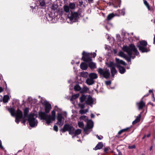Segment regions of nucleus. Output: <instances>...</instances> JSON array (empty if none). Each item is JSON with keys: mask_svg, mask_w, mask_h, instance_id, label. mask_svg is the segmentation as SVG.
Segmentation results:
<instances>
[{"mask_svg": "<svg viewBox=\"0 0 155 155\" xmlns=\"http://www.w3.org/2000/svg\"><path fill=\"white\" fill-rule=\"evenodd\" d=\"M130 128V127H128L126 128L123 129L122 130L123 131V132H124L127 131V130Z\"/></svg>", "mask_w": 155, "mask_h": 155, "instance_id": "nucleus-50", "label": "nucleus"}, {"mask_svg": "<svg viewBox=\"0 0 155 155\" xmlns=\"http://www.w3.org/2000/svg\"><path fill=\"white\" fill-rule=\"evenodd\" d=\"M136 148V147L135 145H134L131 146H128V148L129 149H135Z\"/></svg>", "mask_w": 155, "mask_h": 155, "instance_id": "nucleus-46", "label": "nucleus"}, {"mask_svg": "<svg viewBox=\"0 0 155 155\" xmlns=\"http://www.w3.org/2000/svg\"><path fill=\"white\" fill-rule=\"evenodd\" d=\"M87 126L89 129L93 128V122L91 120H88L87 122Z\"/></svg>", "mask_w": 155, "mask_h": 155, "instance_id": "nucleus-20", "label": "nucleus"}, {"mask_svg": "<svg viewBox=\"0 0 155 155\" xmlns=\"http://www.w3.org/2000/svg\"><path fill=\"white\" fill-rule=\"evenodd\" d=\"M86 83L88 85H90L94 84V81L92 78H88L86 80Z\"/></svg>", "mask_w": 155, "mask_h": 155, "instance_id": "nucleus-21", "label": "nucleus"}, {"mask_svg": "<svg viewBox=\"0 0 155 155\" xmlns=\"http://www.w3.org/2000/svg\"><path fill=\"white\" fill-rule=\"evenodd\" d=\"M85 103L86 104L88 105H90L92 104L93 103V101L92 97L89 95L87 100L85 101Z\"/></svg>", "mask_w": 155, "mask_h": 155, "instance_id": "nucleus-17", "label": "nucleus"}, {"mask_svg": "<svg viewBox=\"0 0 155 155\" xmlns=\"http://www.w3.org/2000/svg\"><path fill=\"white\" fill-rule=\"evenodd\" d=\"M45 113H49L51 108V104L48 101H46L45 104Z\"/></svg>", "mask_w": 155, "mask_h": 155, "instance_id": "nucleus-14", "label": "nucleus"}, {"mask_svg": "<svg viewBox=\"0 0 155 155\" xmlns=\"http://www.w3.org/2000/svg\"><path fill=\"white\" fill-rule=\"evenodd\" d=\"M82 55L83 56L82 58V60L84 61L87 63L92 61V59L90 53H86L84 51H83Z\"/></svg>", "mask_w": 155, "mask_h": 155, "instance_id": "nucleus-7", "label": "nucleus"}, {"mask_svg": "<svg viewBox=\"0 0 155 155\" xmlns=\"http://www.w3.org/2000/svg\"><path fill=\"white\" fill-rule=\"evenodd\" d=\"M0 148L4 150V147L2 145V142L1 140H0Z\"/></svg>", "mask_w": 155, "mask_h": 155, "instance_id": "nucleus-55", "label": "nucleus"}, {"mask_svg": "<svg viewBox=\"0 0 155 155\" xmlns=\"http://www.w3.org/2000/svg\"><path fill=\"white\" fill-rule=\"evenodd\" d=\"M109 25H107L105 26V28L108 31H109L110 29V28L109 26Z\"/></svg>", "mask_w": 155, "mask_h": 155, "instance_id": "nucleus-56", "label": "nucleus"}, {"mask_svg": "<svg viewBox=\"0 0 155 155\" xmlns=\"http://www.w3.org/2000/svg\"><path fill=\"white\" fill-rule=\"evenodd\" d=\"M103 146L102 142H99L96 146L93 149L95 150H97L101 149Z\"/></svg>", "mask_w": 155, "mask_h": 155, "instance_id": "nucleus-18", "label": "nucleus"}, {"mask_svg": "<svg viewBox=\"0 0 155 155\" xmlns=\"http://www.w3.org/2000/svg\"><path fill=\"white\" fill-rule=\"evenodd\" d=\"M25 117H24L22 120L21 121V123H22L25 124L26 122V120L25 119Z\"/></svg>", "mask_w": 155, "mask_h": 155, "instance_id": "nucleus-59", "label": "nucleus"}, {"mask_svg": "<svg viewBox=\"0 0 155 155\" xmlns=\"http://www.w3.org/2000/svg\"><path fill=\"white\" fill-rule=\"evenodd\" d=\"M80 68L83 70H86L88 68V65L84 62L81 63L80 65Z\"/></svg>", "mask_w": 155, "mask_h": 155, "instance_id": "nucleus-22", "label": "nucleus"}, {"mask_svg": "<svg viewBox=\"0 0 155 155\" xmlns=\"http://www.w3.org/2000/svg\"><path fill=\"white\" fill-rule=\"evenodd\" d=\"M9 99V96L8 95H4L3 98V101L5 103H7L8 102Z\"/></svg>", "mask_w": 155, "mask_h": 155, "instance_id": "nucleus-30", "label": "nucleus"}, {"mask_svg": "<svg viewBox=\"0 0 155 155\" xmlns=\"http://www.w3.org/2000/svg\"><path fill=\"white\" fill-rule=\"evenodd\" d=\"M74 128L70 125L68 124H65L63 126L62 129H61L63 133H64L68 131L69 134L72 135L74 134Z\"/></svg>", "mask_w": 155, "mask_h": 155, "instance_id": "nucleus-4", "label": "nucleus"}, {"mask_svg": "<svg viewBox=\"0 0 155 155\" xmlns=\"http://www.w3.org/2000/svg\"><path fill=\"white\" fill-rule=\"evenodd\" d=\"M117 12L119 13V14L117 15L118 16L120 15H124L125 14L124 10H118L117 11Z\"/></svg>", "mask_w": 155, "mask_h": 155, "instance_id": "nucleus-32", "label": "nucleus"}, {"mask_svg": "<svg viewBox=\"0 0 155 155\" xmlns=\"http://www.w3.org/2000/svg\"><path fill=\"white\" fill-rule=\"evenodd\" d=\"M109 148L108 147H105L104 148V151L105 153L107 152L109 150Z\"/></svg>", "mask_w": 155, "mask_h": 155, "instance_id": "nucleus-57", "label": "nucleus"}, {"mask_svg": "<svg viewBox=\"0 0 155 155\" xmlns=\"http://www.w3.org/2000/svg\"><path fill=\"white\" fill-rule=\"evenodd\" d=\"M144 4L147 7L148 10H150V6L149 4V3L147 2V1L146 0H144Z\"/></svg>", "mask_w": 155, "mask_h": 155, "instance_id": "nucleus-38", "label": "nucleus"}, {"mask_svg": "<svg viewBox=\"0 0 155 155\" xmlns=\"http://www.w3.org/2000/svg\"><path fill=\"white\" fill-rule=\"evenodd\" d=\"M116 63L114 64V65L116 67L118 66H121L120 65L122 64L124 65H126L127 64L124 61L120 60L119 58H115Z\"/></svg>", "mask_w": 155, "mask_h": 155, "instance_id": "nucleus-11", "label": "nucleus"}, {"mask_svg": "<svg viewBox=\"0 0 155 155\" xmlns=\"http://www.w3.org/2000/svg\"><path fill=\"white\" fill-rule=\"evenodd\" d=\"M78 125L79 127L83 128L84 127V124L82 122H78Z\"/></svg>", "mask_w": 155, "mask_h": 155, "instance_id": "nucleus-42", "label": "nucleus"}, {"mask_svg": "<svg viewBox=\"0 0 155 155\" xmlns=\"http://www.w3.org/2000/svg\"><path fill=\"white\" fill-rule=\"evenodd\" d=\"M78 3H79L78 5L79 6H80V7H81L83 5V2L82 0H81L79 1Z\"/></svg>", "mask_w": 155, "mask_h": 155, "instance_id": "nucleus-51", "label": "nucleus"}, {"mask_svg": "<svg viewBox=\"0 0 155 155\" xmlns=\"http://www.w3.org/2000/svg\"><path fill=\"white\" fill-rule=\"evenodd\" d=\"M80 118L81 119L85 120V119H86V117L85 116H82Z\"/></svg>", "mask_w": 155, "mask_h": 155, "instance_id": "nucleus-58", "label": "nucleus"}, {"mask_svg": "<svg viewBox=\"0 0 155 155\" xmlns=\"http://www.w3.org/2000/svg\"><path fill=\"white\" fill-rule=\"evenodd\" d=\"M121 3V0H114L113 1V5L114 7H120Z\"/></svg>", "mask_w": 155, "mask_h": 155, "instance_id": "nucleus-16", "label": "nucleus"}, {"mask_svg": "<svg viewBox=\"0 0 155 155\" xmlns=\"http://www.w3.org/2000/svg\"><path fill=\"white\" fill-rule=\"evenodd\" d=\"M137 123H138V121H137L135 120L133 122L132 124H134Z\"/></svg>", "mask_w": 155, "mask_h": 155, "instance_id": "nucleus-61", "label": "nucleus"}, {"mask_svg": "<svg viewBox=\"0 0 155 155\" xmlns=\"http://www.w3.org/2000/svg\"><path fill=\"white\" fill-rule=\"evenodd\" d=\"M117 67L118 69L119 72L121 74H124L126 71L125 68L123 66H118V67Z\"/></svg>", "mask_w": 155, "mask_h": 155, "instance_id": "nucleus-19", "label": "nucleus"}, {"mask_svg": "<svg viewBox=\"0 0 155 155\" xmlns=\"http://www.w3.org/2000/svg\"><path fill=\"white\" fill-rule=\"evenodd\" d=\"M123 133V131L122 130H121L118 132V134L119 135H120Z\"/></svg>", "mask_w": 155, "mask_h": 155, "instance_id": "nucleus-60", "label": "nucleus"}, {"mask_svg": "<svg viewBox=\"0 0 155 155\" xmlns=\"http://www.w3.org/2000/svg\"><path fill=\"white\" fill-rule=\"evenodd\" d=\"M58 8V6L57 5L53 4L52 6L51 9L52 10L55 11L57 10Z\"/></svg>", "mask_w": 155, "mask_h": 155, "instance_id": "nucleus-41", "label": "nucleus"}, {"mask_svg": "<svg viewBox=\"0 0 155 155\" xmlns=\"http://www.w3.org/2000/svg\"><path fill=\"white\" fill-rule=\"evenodd\" d=\"M148 104H150L152 106H155V105L153 103L150 102L148 103Z\"/></svg>", "mask_w": 155, "mask_h": 155, "instance_id": "nucleus-64", "label": "nucleus"}, {"mask_svg": "<svg viewBox=\"0 0 155 155\" xmlns=\"http://www.w3.org/2000/svg\"><path fill=\"white\" fill-rule=\"evenodd\" d=\"M39 5L41 8H44L45 7L46 5L45 1L44 0H41L40 2Z\"/></svg>", "mask_w": 155, "mask_h": 155, "instance_id": "nucleus-34", "label": "nucleus"}, {"mask_svg": "<svg viewBox=\"0 0 155 155\" xmlns=\"http://www.w3.org/2000/svg\"><path fill=\"white\" fill-rule=\"evenodd\" d=\"M91 54V56H92L93 58H95L96 55V54L95 53H90Z\"/></svg>", "mask_w": 155, "mask_h": 155, "instance_id": "nucleus-54", "label": "nucleus"}, {"mask_svg": "<svg viewBox=\"0 0 155 155\" xmlns=\"http://www.w3.org/2000/svg\"><path fill=\"white\" fill-rule=\"evenodd\" d=\"M79 96V94H77L72 95L71 97V100H74L77 98Z\"/></svg>", "mask_w": 155, "mask_h": 155, "instance_id": "nucleus-37", "label": "nucleus"}, {"mask_svg": "<svg viewBox=\"0 0 155 155\" xmlns=\"http://www.w3.org/2000/svg\"><path fill=\"white\" fill-rule=\"evenodd\" d=\"M88 63V66L91 69H94L96 68V64L92 61L91 62H89Z\"/></svg>", "mask_w": 155, "mask_h": 155, "instance_id": "nucleus-24", "label": "nucleus"}, {"mask_svg": "<svg viewBox=\"0 0 155 155\" xmlns=\"http://www.w3.org/2000/svg\"><path fill=\"white\" fill-rule=\"evenodd\" d=\"M114 64L112 62H110L108 65V67L110 68L111 73L113 77H114L115 74L117 73L115 68L114 66Z\"/></svg>", "mask_w": 155, "mask_h": 155, "instance_id": "nucleus-10", "label": "nucleus"}, {"mask_svg": "<svg viewBox=\"0 0 155 155\" xmlns=\"http://www.w3.org/2000/svg\"><path fill=\"white\" fill-rule=\"evenodd\" d=\"M88 89L89 88L86 86H84L82 89L81 88V92L82 93L86 92Z\"/></svg>", "mask_w": 155, "mask_h": 155, "instance_id": "nucleus-33", "label": "nucleus"}, {"mask_svg": "<svg viewBox=\"0 0 155 155\" xmlns=\"http://www.w3.org/2000/svg\"><path fill=\"white\" fill-rule=\"evenodd\" d=\"M15 116L19 118H22L23 117V113L22 111L18 108L15 113Z\"/></svg>", "mask_w": 155, "mask_h": 155, "instance_id": "nucleus-15", "label": "nucleus"}, {"mask_svg": "<svg viewBox=\"0 0 155 155\" xmlns=\"http://www.w3.org/2000/svg\"><path fill=\"white\" fill-rule=\"evenodd\" d=\"M140 45H137L139 51L142 53L147 52L150 51L149 48H146V46H142Z\"/></svg>", "mask_w": 155, "mask_h": 155, "instance_id": "nucleus-12", "label": "nucleus"}, {"mask_svg": "<svg viewBox=\"0 0 155 155\" xmlns=\"http://www.w3.org/2000/svg\"><path fill=\"white\" fill-rule=\"evenodd\" d=\"M35 116L34 114H31L28 115V120L29 125L31 127H35L37 123V121L35 119Z\"/></svg>", "mask_w": 155, "mask_h": 155, "instance_id": "nucleus-5", "label": "nucleus"}, {"mask_svg": "<svg viewBox=\"0 0 155 155\" xmlns=\"http://www.w3.org/2000/svg\"><path fill=\"white\" fill-rule=\"evenodd\" d=\"M88 74L87 72H84L82 73L81 74V76L82 77H85L87 76V75H88Z\"/></svg>", "mask_w": 155, "mask_h": 155, "instance_id": "nucleus-45", "label": "nucleus"}, {"mask_svg": "<svg viewBox=\"0 0 155 155\" xmlns=\"http://www.w3.org/2000/svg\"><path fill=\"white\" fill-rule=\"evenodd\" d=\"M63 11L62 9H61V11H60V13L61 15H65V12L66 13H70V8L69 6L67 5H64L63 7Z\"/></svg>", "mask_w": 155, "mask_h": 155, "instance_id": "nucleus-9", "label": "nucleus"}, {"mask_svg": "<svg viewBox=\"0 0 155 155\" xmlns=\"http://www.w3.org/2000/svg\"><path fill=\"white\" fill-rule=\"evenodd\" d=\"M74 89L75 91H81V88L79 85H77L74 86Z\"/></svg>", "mask_w": 155, "mask_h": 155, "instance_id": "nucleus-40", "label": "nucleus"}, {"mask_svg": "<svg viewBox=\"0 0 155 155\" xmlns=\"http://www.w3.org/2000/svg\"><path fill=\"white\" fill-rule=\"evenodd\" d=\"M89 78L94 80L97 78V75L94 73H91L89 74Z\"/></svg>", "mask_w": 155, "mask_h": 155, "instance_id": "nucleus-27", "label": "nucleus"}, {"mask_svg": "<svg viewBox=\"0 0 155 155\" xmlns=\"http://www.w3.org/2000/svg\"><path fill=\"white\" fill-rule=\"evenodd\" d=\"M55 112L54 110L51 112V115L47 114L45 112H39L38 115L41 119L45 121V122L48 125H49L50 124L55 120Z\"/></svg>", "mask_w": 155, "mask_h": 155, "instance_id": "nucleus-2", "label": "nucleus"}, {"mask_svg": "<svg viewBox=\"0 0 155 155\" xmlns=\"http://www.w3.org/2000/svg\"><path fill=\"white\" fill-rule=\"evenodd\" d=\"M84 131L85 132V133L87 134H88L89 130H88L87 129H84Z\"/></svg>", "mask_w": 155, "mask_h": 155, "instance_id": "nucleus-62", "label": "nucleus"}, {"mask_svg": "<svg viewBox=\"0 0 155 155\" xmlns=\"http://www.w3.org/2000/svg\"><path fill=\"white\" fill-rule=\"evenodd\" d=\"M21 118H19L18 117H15V121L17 124H18L20 122V119H21Z\"/></svg>", "mask_w": 155, "mask_h": 155, "instance_id": "nucleus-48", "label": "nucleus"}, {"mask_svg": "<svg viewBox=\"0 0 155 155\" xmlns=\"http://www.w3.org/2000/svg\"><path fill=\"white\" fill-rule=\"evenodd\" d=\"M8 111L10 112L12 116H15V110L13 108H10L8 109Z\"/></svg>", "mask_w": 155, "mask_h": 155, "instance_id": "nucleus-25", "label": "nucleus"}, {"mask_svg": "<svg viewBox=\"0 0 155 155\" xmlns=\"http://www.w3.org/2000/svg\"><path fill=\"white\" fill-rule=\"evenodd\" d=\"M145 103L143 101V97H142L140 102H137L136 104L139 110L142 109L145 106Z\"/></svg>", "mask_w": 155, "mask_h": 155, "instance_id": "nucleus-13", "label": "nucleus"}, {"mask_svg": "<svg viewBox=\"0 0 155 155\" xmlns=\"http://www.w3.org/2000/svg\"><path fill=\"white\" fill-rule=\"evenodd\" d=\"M78 106L81 109H83L85 107V104L81 103L78 104Z\"/></svg>", "mask_w": 155, "mask_h": 155, "instance_id": "nucleus-43", "label": "nucleus"}, {"mask_svg": "<svg viewBox=\"0 0 155 155\" xmlns=\"http://www.w3.org/2000/svg\"><path fill=\"white\" fill-rule=\"evenodd\" d=\"M70 9H74L75 8V4L74 2H71L68 5Z\"/></svg>", "mask_w": 155, "mask_h": 155, "instance_id": "nucleus-29", "label": "nucleus"}, {"mask_svg": "<svg viewBox=\"0 0 155 155\" xmlns=\"http://www.w3.org/2000/svg\"><path fill=\"white\" fill-rule=\"evenodd\" d=\"M46 18L49 21H51L53 19V14L52 13L48 14L47 15Z\"/></svg>", "mask_w": 155, "mask_h": 155, "instance_id": "nucleus-31", "label": "nucleus"}, {"mask_svg": "<svg viewBox=\"0 0 155 155\" xmlns=\"http://www.w3.org/2000/svg\"><path fill=\"white\" fill-rule=\"evenodd\" d=\"M105 84L107 85H109L111 84V81H105Z\"/></svg>", "mask_w": 155, "mask_h": 155, "instance_id": "nucleus-53", "label": "nucleus"}, {"mask_svg": "<svg viewBox=\"0 0 155 155\" xmlns=\"http://www.w3.org/2000/svg\"><path fill=\"white\" fill-rule=\"evenodd\" d=\"M68 18L71 21V22L73 23L78 21L79 18L78 13L77 12H71L67 15Z\"/></svg>", "mask_w": 155, "mask_h": 155, "instance_id": "nucleus-3", "label": "nucleus"}, {"mask_svg": "<svg viewBox=\"0 0 155 155\" xmlns=\"http://www.w3.org/2000/svg\"><path fill=\"white\" fill-rule=\"evenodd\" d=\"M96 137L99 140H100L102 139L103 138L102 136H99L98 135H96Z\"/></svg>", "mask_w": 155, "mask_h": 155, "instance_id": "nucleus-52", "label": "nucleus"}, {"mask_svg": "<svg viewBox=\"0 0 155 155\" xmlns=\"http://www.w3.org/2000/svg\"><path fill=\"white\" fill-rule=\"evenodd\" d=\"M118 55L120 57L124 58L126 60L127 58L128 55L125 54L124 52L122 51H120L118 53Z\"/></svg>", "mask_w": 155, "mask_h": 155, "instance_id": "nucleus-23", "label": "nucleus"}, {"mask_svg": "<svg viewBox=\"0 0 155 155\" xmlns=\"http://www.w3.org/2000/svg\"><path fill=\"white\" fill-rule=\"evenodd\" d=\"M87 112V110L85 111L83 109H81L79 111L80 113L82 114H84Z\"/></svg>", "mask_w": 155, "mask_h": 155, "instance_id": "nucleus-47", "label": "nucleus"}, {"mask_svg": "<svg viewBox=\"0 0 155 155\" xmlns=\"http://www.w3.org/2000/svg\"><path fill=\"white\" fill-rule=\"evenodd\" d=\"M29 112V109L28 108H25L24 110V117L28 118V113Z\"/></svg>", "mask_w": 155, "mask_h": 155, "instance_id": "nucleus-26", "label": "nucleus"}, {"mask_svg": "<svg viewBox=\"0 0 155 155\" xmlns=\"http://www.w3.org/2000/svg\"><path fill=\"white\" fill-rule=\"evenodd\" d=\"M53 129L56 132H57L58 130V128L57 126L56 125H54L53 127Z\"/></svg>", "mask_w": 155, "mask_h": 155, "instance_id": "nucleus-49", "label": "nucleus"}, {"mask_svg": "<svg viewBox=\"0 0 155 155\" xmlns=\"http://www.w3.org/2000/svg\"><path fill=\"white\" fill-rule=\"evenodd\" d=\"M115 15L113 13L110 14L108 15L107 17V19L108 20H110L113 18L114 16Z\"/></svg>", "mask_w": 155, "mask_h": 155, "instance_id": "nucleus-36", "label": "nucleus"}, {"mask_svg": "<svg viewBox=\"0 0 155 155\" xmlns=\"http://www.w3.org/2000/svg\"><path fill=\"white\" fill-rule=\"evenodd\" d=\"M98 72L100 75L103 76L106 79H108L110 76V73L108 69L104 70L101 68H99L98 69Z\"/></svg>", "mask_w": 155, "mask_h": 155, "instance_id": "nucleus-6", "label": "nucleus"}, {"mask_svg": "<svg viewBox=\"0 0 155 155\" xmlns=\"http://www.w3.org/2000/svg\"><path fill=\"white\" fill-rule=\"evenodd\" d=\"M57 122L56 124H58L59 127H61L64 124V117L61 114L58 113L57 115Z\"/></svg>", "mask_w": 155, "mask_h": 155, "instance_id": "nucleus-8", "label": "nucleus"}, {"mask_svg": "<svg viewBox=\"0 0 155 155\" xmlns=\"http://www.w3.org/2000/svg\"><path fill=\"white\" fill-rule=\"evenodd\" d=\"M141 117V114H139L138 116H137L135 119V120L138 121V122H139L140 120V119Z\"/></svg>", "mask_w": 155, "mask_h": 155, "instance_id": "nucleus-44", "label": "nucleus"}, {"mask_svg": "<svg viewBox=\"0 0 155 155\" xmlns=\"http://www.w3.org/2000/svg\"><path fill=\"white\" fill-rule=\"evenodd\" d=\"M81 130L80 129H78L75 131L74 130V132L73 134H75V135H79L81 133Z\"/></svg>", "mask_w": 155, "mask_h": 155, "instance_id": "nucleus-39", "label": "nucleus"}, {"mask_svg": "<svg viewBox=\"0 0 155 155\" xmlns=\"http://www.w3.org/2000/svg\"><path fill=\"white\" fill-rule=\"evenodd\" d=\"M140 45H137L142 46H146L147 45V41L145 40H142L139 41Z\"/></svg>", "mask_w": 155, "mask_h": 155, "instance_id": "nucleus-28", "label": "nucleus"}, {"mask_svg": "<svg viewBox=\"0 0 155 155\" xmlns=\"http://www.w3.org/2000/svg\"><path fill=\"white\" fill-rule=\"evenodd\" d=\"M122 49L123 51L127 53L128 54L126 61L129 62V64H131V58L134 59L135 57V56L132 55V53L134 52V54L136 55H138L139 54V52L134 44H129L128 46H124Z\"/></svg>", "mask_w": 155, "mask_h": 155, "instance_id": "nucleus-1", "label": "nucleus"}, {"mask_svg": "<svg viewBox=\"0 0 155 155\" xmlns=\"http://www.w3.org/2000/svg\"><path fill=\"white\" fill-rule=\"evenodd\" d=\"M86 96L85 95H82L79 98L80 102L81 103H82L86 99Z\"/></svg>", "mask_w": 155, "mask_h": 155, "instance_id": "nucleus-35", "label": "nucleus"}, {"mask_svg": "<svg viewBox=\"0 0 155 155\" xmlns=\"http://www.w3.org/2000/svg\"><path fill=\"white\" fill-rule=\"evenodd\" d=\"M3 91V88L1 87H0V93L2 92Z\"/></svg>", "mask_w": 155, "mask_h": 155, "instance_id": "nucleus-63", "label": "nucleus"}]
</instances>
